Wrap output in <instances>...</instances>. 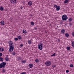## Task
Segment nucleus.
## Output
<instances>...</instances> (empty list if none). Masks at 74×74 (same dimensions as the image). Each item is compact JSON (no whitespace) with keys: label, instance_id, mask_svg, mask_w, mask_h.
Wrapping results in <instances>:
<instances>
[{"label":"nucleus","instance_id":"1","mask_svg":"<svg viewBox=\"0 0 74 74\" xmlns=\"http://www.w3.org/2000/svg\"><path fill=\"white\" fill-rule=\"evenodd\" d=\"M9 46H10V49H9V52H12L13 51H14V45H13V42L12 41L10 40L9 42Z\"/></svg>","mask_w":74,"mask_h":74},{"label":"nucleus","instance_id":"2","mask_svg":"<svg viewBox=\"0 0 74 74\" xmlns=\"http://www.w3.org/2000/svg\"><path fill=\"white\" fill-rule=\"evenodd\" d=\"M62 19L63 21H67L68 19V17L66 15L64 14L62 16Z\"/></svg>","mask_w":74,"mask_h":74},{"label":"nucleus","instance_id":"3","mask_svg":"<svg viewBox=\"0 0 74 74\" xmlns=\"http://www.w3.org/2000/svg\"><path fill=\"white\" fill-rule=\"evenodd\" d=\"M42 45L43 44L42 43H40L39 45H38V48L40 50H42Z\"/></svg>","mask_w":74,"mask_h":74},{"label":"nucleus","instance_id":"4","mask_svg":"<svg viewBox=\"0 0 74 74\" xmlns=\"http://www.w3.org/2000/svg\"><path fill=\"white\" fill-rule=\"evenodd\" d=\"M45 64L47 66H49L51 64V62L50 61H47L45 62Z\"/></svg>","mask_w":74,"mask_h":74},{"label":"nucleus","instance_id":"5","mask_svg":"<svg viewBox=\"0 0 74 74\" xmlns=\"http://www.w3.org/2000/svg\"><path fill=\"white\" fill-rule=\"evenodd\" d=\"M8 55L6 56V57L5 58V60H6V61H7L8 62V60H9V58H8Z\"/></svg>","mask_w":74,"mask_h":74},{"label":"nucleus","instance_id":"6","mask_svg":"<svg viewBox=\"0 0 74 74\" xmlns=\"http://www.w3.org/2000/svg\"><path fill=\"white\" fill-rule=\"evenodd\" d=\"M17 60L19 61V60H22V58L21 57H18L17 59Z\"/></svg>","mask_w":74,"mask_h":74},{"label":"nucleus","instance_id":"7","mask_svg":"<svg viewBox=\"0 0 74 74\" xmlns=\"http://www.w3.org/2000/svg\"><path fill=\"white\" fill-rule=\"evenodd\" d=\"M5 68V66H4L3 65V64L2 63H1L0 64V69H1V68Z\"/></svg>","mask_w":74,"mask_h":74},{"label":"nucleus","instance_id":"8","mask_svg":"<svg viewBox=\"0 0 74 74\" xmlns=\"http://www.w3.org/2000/svg\"><path fill=\"white\" fill-rule=\"evenodd\" d=\"M28 5L31 6L32 5V2L31 1H29L28 2Z\"/></svg>","mask_w":74,"mask_h":74},{"label":"nucleus","instance_id":"9","mask_svg":"<svg viewBox=\"0 0 74 74\" xmlns=\"http://www.w3.org/2000/svg\"><path fill=\"white\" fill-rule=\"evenodd\" d=\"M11 1H12V3L13 4H15V3L16 2V0H11Z\"/></svg>","mask_w":74,"mask_h":74},{"label":"nucleus","instance_id":"10","mask_svg":"<svg viewBox=\"0 0 74 74\" xmlns=\"http://www.w3.org/2000/svg\"><path fill=\"white\" fill-rule=\"evenodd\" d=\"M60 10V6L59 5H58V6L56 8V11H59Z\"/></svg>","mask_w":74,"mask_h":74},{"label":"nucleus","instance_id":"11","mask_svg":"<svg viewBox=\"0 0 74 74\" xmlns=\"http://www.w3.org/2000/svg\"><path fill=\"white\" fill-rule=\"evenodd\" d=\"M28 66L30 67V68H32V67H33V64H29Z\"/></svg>","mask_w":74,"mask_h":74},{"label":"nucleus","instance_id":"12","mask_svg":"<svg viewBox=\"0 0 74 74\" xmlns=\"http://www.w3.org/2000/svg\"><path fill=\"white\" fill-rule=\"evenodd\" d=\"M4 48H3L2 47L0 48V51H4Z\"/></svg>","mask_w":74,"mask_h":74},{"label":"nucleus","instance_id":"13","mask_svg":"<svg viewBox=\"0 0 74 74\" xmlns=\"http://www.w3.org/2000/svg\"><path fill=\"white\" fill-rule=\"evenodd\" d=\"M61 33H63V34H64V32H65V30H64V29H62L61 31Z\"/></svg>","mask_w":74,"mask_h":74},{"label":"nucleus","instance_id":"14","mask_svg":"<svg viewBox=\"0 0 74 74\" xmlns=\"http://www.w3.org/2000/svg\"><path fill=\"white\" fill-rule=\"evenodd\" d=\"M65 37H69V34H68V33H66L65 34Z\"/></svg>","mask_w":74,"mask_h":74},{"label":"nucleus","instance_id":"15","mask_svg":"<svg viewBox=\"0 0 74 74\" xmlns=\"http://www.w3.org/2000/svg\"><path fill=\"white\" fill-rule=\"evenodd\" d=\"M0 23L1 25H4V22L3 21H1Z\"/></svg>","mask_w":74,"mask_h":74},{"label":"nucleus","instance_id":"16","mask_svg":"<svg viewBox=\"0 0 74 74\" xmlns=\"http://www.w3.org/2000/svg\"><path fill=\"white\" fill-rule=\"evenodd\" d=\"M71 45L73 47V48H74V42L72 41V42H71Z\"/></svg>","mask_w":74,"mask_h":74},{"label":"nucleus","instance_id":"17","mask_svg":"<svg viewBox=\"0 0 74 74\" xmlns=\"http://www.w3.org/2000/svg\"><path fill=\"white\" fill-rule=\"evenodd\" d=\"M23 33H24V34H26V33H27V32H26V31L24 29L23 30Z\"/></svg>","mask_w":74,"mask_h":74},{"label":"nucleus","instance_id":"18","mask_svg":"<svg viewBox=\"0 0 74 74\" xmlns=\"http://www.w3.org/2000/svg\"><path fill=\"white\" fill-rule=\"evenodd\" d=\"M3 65L5 66L6 65V62H3L2 63Z\"/></svg>","mask_w":74,"mask_h":74},{"label":"nucleus","instance_id":"19","mask_svg":"<svg viewBox=\"0 0 74 74\" xmlns=\"http://www.w3.org/2000/svg\"><path fill=\"white\" fill-rule=\"evenodd\" d=\"M0 10L1 11H3V10H4V8H3V7H1L0 8Z\"/></svg>","mask_w":74,"mask_h":74},{"label":"nucleus","instance_id":"20","mask_svg":"<svg viewBox=\"0 0 74 74\" xmlns=\"http://www.w3.org/2000/svg\"><path fill=\"white\" fill-rule=\"evenodd\" d=\"M12 55H15V52H13L11 53Z\"/></svg>","mask_w":74,"mask_h":74},{"label":"nucleus","instance_id":"21","mask_svg":"<svg viewBox=\"0 0 74 74\" xmlns=\"http://www.w3.org/2000/svg\"><path fill=\"white\" fill-rule=\"evenodd\" d=\"M31 23V25H32V26H33L34 25V22H31L30 23Z\"/></svg>","mask_w":74,"mask_h":74},{"label":"nucleus","instance_id":"22","mask_svg":"<svg viewBox=\"0 0 74 74\" xmlns=\"http://www.w3.org/2000/svg\"><path fill=\"white\" fill-rule=\"evenodd\" d=\"M28 44H31V40H28Z\"/></svg>","mask_w":74,"mask_h":74},{"label":"nucleus","instance_id":"23","mask_svg":"<svg viewBox=\"0 0 74 74\" xmlns=\"http://www.w3.org/2000/svg\"><path fill=\"white\" fill-rule=\"evenodd\" d=\"M71 21H72V18H70L69 19V22H71Z\"/></svg>","mask_w":74,"mask_h":74},{"label":"nucleus","instance_id":"24","mask_svg":"<svg viewBox=\"0 0 74 74\" xmlns=\"http://www.w3.org/2000/svg\"><path fill=\"white\" fill-rule=\"evenodd\" d=\"M66 49L68 51H69L70 49V47H66Z\"/></svg>","mask_w":74,"mask_h":74},{"label":"nucleus","instance_id":"25","mask_svg":"<svg viewBox=\"0 0 74 74\" xmlns=\"http://www.w3.org/2000/svg\"><path fill=\"white\" fill-rule=\"evenodd\" d=\"M3 58L2 57H0V61H3Z\"/></svg>","mask_w":74,"mask_h":74},{"label":"nucleus","instance_id":"26","mask_svg":"<svg viewBox=\"0 0 74 74\" xmlns=\"http://www.w3.org/2000/svg\"><path fill=\"white\" fill-rule=\"evenodd\" d=\"M74 66L73 65V64H70V67H73V66Z\"/></svg>","mask_w":74,"mask_h":74},{"label":"nucleus","instance_id":"27","mask_svg":"<svg viewBox=\"0 0 74 74\" xmlns=\"http://www.w3.org/2000/svg\"><path fill=\"white\" fill-rule=\"evenodd\" d=\"M68 1L67 0H65L64 1V3H65V4H66V3H68Z\"/></svg>","mask_w":74,"mask_h":74},{"label":"nucleus","instance_id":"28","mask_svg":"<svg viewBox=\"0 0 74 74\" xmlns=\"http://www.w3.org/2000/svg\"><path fill=\"white\" fill-rule=\"evenodd\" d=\"M35 61L36 63H38V60L37 59H36Z\"/></svg>","mask_w":74,"mask_h":74},{"label":"nucleus","instance_id":"29","mask_svg":"<svg viewBox=\"0 0 74 74\" xmlns=\"http://www.w3.org/2000/svg\"><path fill=\"white\" fill-rule=\"evenodd\" d=\"M56 55V54L55 53H54L53 54L51 55V56H54Z\"/></svg>","mask_w":74,"mask_h":74},{"label":"nucleus","instance_id":"30","mask_svg":"<svg viewBox=\"0 0 74 74\" xmlns=\"http://www.w3.org/2000/svg\"><path fill=\"white\" fill-rule=\"evenodd\" d=\"M54 7L56 8H57V7L58 6V5H56L54 4Z\"/></svg>","mask_w":74,"mask_h":74},{"label":"nucleus","instance_id":"31","mask_svg":"<svg viewBox=\"0 0 74 74\" xmlns=\"http://www.w3.org/2000/svg\"><path fill=\"white\" fill-rule=\"evenodd\" d=\"M17 37L19 39V40H20L21 38V36H18Z\"/></svg>","mask_w":74,"mask_h":74},{"label":"nucleus","instance_id":"32","mask_svg":"<svg viewBox=\"0 0 74 74\" xmlns=\"http://www.w3.org/2000/svg\"><path fill=\"white\" fill-rule=\"evenodd\" d=\"M26 72H23L22 73H21L20 74H26Z\"/></svg>","mask_w":74,"mask_h":74},{"label":"nucleus","instance_id":"33","mask_svg":"<svg viewBox=\"0 0 74 74\" xmlns=\"http://www.w3.org/2000/svg\"><path fill=\"white\" fill-rule=\"evenodd\" d=\"M69 25L70 26H71V25H73V24H72L71 23H69Z\"/></svg>","mask_w":74,"mask_h":74},{"label":"nucleus","instance_id":"34","mask_svg":"<svg viewBox=\"0 0 74 74\" xmlns=\"http://www.w3.org/2000/svg\"><path fill=\"white\" fill-rule=\"evenodd\" d=\"M18 40V38H14V40H15V41H17Z\"/></svg>","mask_w":74,"mask_h":74},{"label":"nucleus","instance_id":"35","mask_svg":"<svg viewBox=\"0 0 74 74\" xmlns=\"http://www.w3.org/2000/svg\"><path fill=\"white\" fill-rule=\"evenodd\" d=\"M5 70L3 69L2 70V72L3 73H4V72H5Z\"/></svg>","mask_w":74,"mask_h":74},{"label":"nucleus","instance_id":"36","mask_svg":"<svg viewBox=\"0 0 74 74\" xmlns=\"http://www.w3.org/2000/svg\"><path fill=\"white\" fill-rule=\"evenodd\" d=\"M22 63H26V60H25L24 61H22Z\"/></svg>","mask_w":74,"mask_h":74},{"label":"nucleus","instance_id":"37","mask_svg":"<svg viewBox=\"0 0 74 74\" xmlns=\"http://www.w3.org/2000/svg\"><path fill=\"white\" fill-rule=\"evenodd\" d=\"M69 72V71L68 70H67L66 71V73H68Z\"/></svg>","mask_w":74,"mask_h":74},{"label":"nucleus","instance_id":"38","mask_svg":"<svg viewBox=\"0 0 74 74\" xmlns=\"http://www.w3.org/2000/svg\"><path fill=\"white\" fill-rule=\"evenodd\" d=\"M52 67H53V68H54V67H56V65H54L52 66Z\"/></svg>","mask_w":74,"mask_h":74},{"label":"nucleus","instance_id":"39","mask_svg":"<svg viewBox=\"0 0 74 74\" xmlns=\"http://www.w3.org/2000/svg\"><path fill=\"white\" fill-rule=\"evenodd\" d=\"M2 56V53H0V57H1Z\"/></svg>","mask_w":74,"mask_h":74},{"label":"nucleus","instance_id":"40","mask_svg":"<svg viewBox=\"0 0 74 74\" xmlns=\"http://www.w3.org/2000/svg\"><path fill=\"white\" fill-rule=\"evenodd\" d=\"M20 47H23V44H20Z\"/></svg>","mask_w":74,"mask_h":74},{"label":"nucleus","instance_id":"41","mask_svg":"<svg viewBox=\"0 0 74 74\" xmlns=\"http://www.w3.org/2000/svg\"><path fill=\"white\" fill-rule=\"evenodd\" d=\"M22 3H23V4H25V2L23 1L22 2Z\"/></svg>","mask_w":74,"mask_h":74},{"label":"nucleus","instance_id":"42","mask_svg":"<svg viewBox=\"0 0 74 74\" xmlns=\"http://www.w3.org/2000/svg\"><path fill=\"white\" fill-rule=\"evenodd\" d=\"M21 9H22V8H23V7H22L21 6V7H20Z\"/></svg>","mask_w":74,"mask_h":74},{"label":"nucleus","instance_id":"43","mask_svg":"<svg viewBox=\"0 0 74 74\" xmlns=\"http://www.w3.org/2000/svg\"><path fill=\"white\" fill-rule=\"evenodd\" d=\"M57 40H58V41L59 42L60 41V39H58Z\"/></svg>","mask_w":74,"mask_h":74},{"label":"nucleus","instance_id":"44","mask_svg":"<svg viewBox=\"0 0 74 74\" xmlns=\"http://www.w3.org/2000/svg\"><path fill=\"white\" fill-rule=\"evenodd\" d=\"M34 29H35V30H37V27H34Z\"/></svg>","mask_w":74,"mask_h":74},{"label":"nucleus","instance_id":"45","mask_svg":"<svg viewBox=\"0 0 74 74\" xmlns=\"http://www.w3.org/2000/svg\"><path fill=\"white\" fill-rule=\"evenodd\" d=\"M68 2L70 1V0H66Z\"/></svg>","mask_w":74,"mask_h":74},{"label":"nucleus","instance_id":"46","mask_svg":"<svg viewBox=\"0 0 74 74\" xmlns=\"http://www.w3.org/2000/svg\"><path fill=\"white\" fill-rule=\"evenodd\" d=\"M45 33H47V32H45Z\"/></svg>","mask_w":74,"mask_h":74},{"label":"nucleus","instance_id":"47","mask_svg":"<svg viewBox=\"0 0 74 74\" xmlns=\"http://www.w3.org/2000/svg\"><path fill=\"white\" fill-rule=\"evenodd\" d=\"M47 22H49V21H47Z\"/></svg>","mask_w":74,"mask_h":74},{"label":"nucleus","instance_id":"48","mask_svg":"<svg viewBox=\"0 0 74 74\" xmlns=\"http://www.w3.org/2000/svg\"><path fill=\"white\" fill-rule=\"evenodd\" d=\"M2 44V43H1V44Z\"/></svg>","mask_w":74,"mask_h":74},{"label":"nucleus","instance_id":"49","mask_svg":"<svg viewBox=\"0 0 74 74\" xmlns=\"http://www.w3.org/2000/svg\"><path fill=\"white\" fill-rule=\"evenodd\" d=\"M58 27V26H57V27Z\"/></svg>","mask_w":74,"mask_h":74}]
</instances>
